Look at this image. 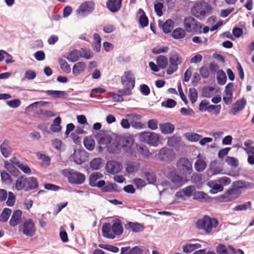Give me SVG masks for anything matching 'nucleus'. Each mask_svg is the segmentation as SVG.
I'll use <instances>...</instances> for the list:
<instances>
[{"mask_svg":"<svg viewBox=\"0 0 254 254\" xmlns=\"http://www.w3.org/2000/svg\"><path fill=\"white\" fill-rule=\"evenodd\" d=\"M123 227L120 221H115L112 225L105 223L102 225V232L103 237L113 239L116 236L121 235L123 233Z\"/></svg>","mask_w":254,"mask_h":254,"instance_id":"nucleus-1","label":"nucleus"},{"mask_svg":"<svg viewBox=\"0 0 254 254\" xmlns=\"http://www.w3.org/2000/svg\"><path fill=\"white\" fill-rule=\"evenodd\" d=\"M217 219L205 215L196 222V226L199 230H202L207 234L211 233L213 228H216L218 225Z\"/></svg>","mask_w":254,"mask_h":254,"instance_id":"nucleus-2","label":"nucleus"},{"mask_svg":"<svg viewBox=\"0 0 254 254\" xmlns=\"http://www.w3.org/2000/svg\"><path fill=\"white\" fill-rule=\"evenodd\" d=\"M211 7L204 2L196 3L191 8V14L196 18L202 20L206 15L211 12Z\"/></svg>","mask_w":254,"mask_h":254,"instance_id":"nucleus-3","label":"nucleus"},{"mask_svg":"<svg viewBox=\"0 0 254 254\" xmlns=\"http://www.w3.org/2000/svg\"><path fill=\"white\" fill-rule=\"evenodd\" d=\"M117 141L120 143L121 148L124 151L130 154H132V147L134 139L132 136L128 134L118 135L117 136Z\"/></svg>","mask_w":254,"mask_h":254,"instance_id":"nucleus-4","label":"nucleus"},{"mask_svg":"<svg viewBox=\"0 0 254 254\" xmlns=\"http://www.w3.org/2000/svg\"><path fill=\"white\" fill-rule=\"evenodd\" d=\"M139 140L151 146H157L159 143L160 135L153 132H142L138 134Z\"/></svg>","mask_w":254,"mask_h":254,"instance_id":"nucleus-5","label":"nucleus"},{"mask_svg":"<svg viewBox=\"0 0 254 254\" xmlns=\"http://www.w3.org/2000/svg\"><path fill=\"white\" fill-rule=\"evenodd\" d=\"M182 57L180 54L176 52L171 53L169 57V65L166 71L167 74L171 75L176 71L178 65L182 64Z\"/></svg>","mask_w":254,"mask_h":254,"instance_id":"nucleus-6","label":"nucleus"},{"mask_svg":"<svg viewBox=\"0 0 254 254\" xmlns=\"http://www.w3.org/2000/svg\"><path fill=\"white\" fill-rule=\"evenodd\" d=\"M95 9V3L92 1H86L81 3L76 10L78 17H85L91 13Z\"/></svg>","mask_w":254,"mask_h":254,"instance_id":"nucleus-7","label":"nucleus"},{"mask_svg":"<svg viewBox=\"0 0 254 254\" xmlns=\"http://www.w3.org/2000/svg\"><path fill=\"white\" fill-rule=\"evenodd\" d=\"M65 176L67 177L68 182L71 184L81 185L85 180V177L84 174L73 170L68 171Z\"/></svg>","mask_w":254,"mask_h":254,"instance_id":"nucleus-8","label":"nucleus"},{"mask_svg":"<svg viewBox=\"0 0 254 254\" xmlns=\"http://www.w3.org/2000/svg\"><path fill=\"white\" fill-rule=\"evenodd\" d=\"M177 167L184 175H190L191 174L192 171V164L187 158H181L177 161Z\"/></svg>","mask_w":254,"mask_h":254,"instance_id":"nucleus-9","label":"nucleus"},{"mask_svg":"<svg viewBox=\"0 0 254 254\" xmlns=\"http://www.w3.org/2000/svg\"><path fill=\"white\" fill-rule=\"evenodd\" d=\"M157 157L161 161L169 162L175 159V153L173 149L164 147L159 150Z\"/></svg>","mask_w":254,"mask_h":254,"instance_id":"nucleus-10","label":"nucleus"},{"mask_svg":"<svg viewBox=\"0 0 254 254\" xmlns=\"http://www.w3.org/2000/svg\"><path fill=\"white\" fill-rule=\"evenodd\" d=\"M184 24L186 30L188 32H197L201 28L200 23L191 16L185 17Z\"/></svg>","mask_w":254,"mask_h":254,"instance_id":"nucleus-11","label":"nucleus"},{"mask_svg":"<svg viewBox=\"0 0 254 254\" xmlns=\"http://www.w3.org/2000/svg\"><path fill=\"white\" fill-rule=\"evenodd\" d=\"M135 77L133 73L129 70L124 72L121 77V83L125 88L132 89L135 86Z\"/></svg>","mask_w":254,"mask_h":254,"instance_id":"nucleus-12","label":"nucleus"},{"mask_svg":"<svg viewBox=\"0 0 254 254\" xmlns=\"http://www.w3.org/2000/svg\"><path fill=\"white\" fill-rule=\"evenodd\" d=\"M96 138L98 143L100 145L98 147L100 151L103 150V148L101 145H105L107 147L109 144L111 143L113 139L110 135L102 131H100L98 133H97L96 135Z\"/></svg>","mask_w":254,"mask_h":254,"instance_id":"nucleus-13","label":"nucleus"},{"mask_svg":"<svg viewBox=\"0 0 254 254\" xmlns=\"http://www.w3.org/2000/svg\"><path fill=\"white\" fill-rule=\"evenodd\" d=\"M217 254H244V252L240 250H236L232 246L226 247L223 244H219L216 248Z\"/></svg>","mask_w":254,"mask_h":254,"instance_id":"nucleus-14","label":"nucleus"},{"mask_svg":"<svg viewBox=\"0 0 254 254\" xmlns=\"http://www.w3.org/2000/svg\"><path fill=\"white\" fill-rule=\"evenodd\" d=\"M36 232L35 224L31 219L26 220L23 223L22 233L28 237L33 236Z\"/></svg>","mask_w":254,"mask_h":254,"instance_id":"nucleus-15","label":"nucleus"},{"mask_svg":"<svg viewBox=\"0 0 254 254\" xmlns=\"http://www.w3.org/2000/svg\"><path fill=\"white\" fill-rule=\"evenodd\" d=\"M128 118L132 127L135 129H141L143 127V125L140 122L142 118L141 115L133 113L126 115Z\"/></svg>","mask_w":254,"mask_h":254,"instance_id":"nucleus-16","label":"nucleus"},{"mask_svg":"<svg viewBox=\"0 0 254 254\" xmlns=\"http://www.w3.org/2000/svg\"><path fill=\"white\" fill-rule=\"evenodd\" d=\"M88 157L87 153L84 150H74L72 155L74 162L78 165H80L86 162Z\"/></svg>","mask_w":254,"mask_h":254,"instance_id":"nucleus-17","label":"nucleus"},{"mask_svg":"<svg viewBox=\"0 0 254 254\" xmlns=\"http://www.w3.org/2000/svg\"><path fill=\"white\" fill-rule=\"evenodd\" d=\"M122 168V164L116 161H109L107 162L106 169L108 173L115 174L119 173Z\"/></svg>","mask_w":254,"mask_h":254,"instance_id":"nucleus-18","label":"nucleus"},{"mask_svg":"<svg viewBox=\"0 0 254 254\" xmlns=\"http://www.w3.org/2000/svg\"><path fill=\"white\" fill-rule=\"evenodd\" d=\"M168 178L176 188L182 186L187 182V180H184L182 177L175 172H171L168 175Z\"/></svg>","mask_w":254,"mask_h":254,"instance_id":"nucleus-19","label":"nucleus"},{"mask_svg":"<svg viewBox=\"0 0 254 254\" xmlns=\"http://www.w3.org/2000/svg\"><path fill=\"white\" fill-rule=\"evenodd\" d=\"M246 104L247 101L244 98L237 100L235 103L233 105L229 113L233 116L236 115L238 113L242 111L244 109Z\"/></svg>","mask_w":254,"mask_h":254,"instance_id":"nucleus-20","label":"nucleus"},{"mask_svg":"<svg viewBox=\"0 0 254 254\" xmlns=\"http://www.w3.org/2000/svg\"><path fill=\"white\" fill-rule=\"evenodd\" d=\"M122 0H108L106 6L108 9L112 12L118 11L122 6Z\"/></svg>","mask_w":254,"mask_h":254,"instance_id":"nucleus-21","label":"nucleus"},{"mask_svg":"<svg viewBox=\"0 0 254 254\" xmlns=\"http://www.w3.org/2000/svg\"><path fill=\"white\" fill-rule=\"evenodd\" d=\"M240 193V191L232 186V188L228 190L224 194V200L229 201L234 200L238 196Z\"/></svg>","mask_w":254,"mask_h":254,"instance_id":"nucleus-22","label":"nucleus"},{"mask_svg":"<svg viewBox=\"0 0 254 254\" xmlns=\"http://www.w3.org/2000/svg\"><path fill=\"white\" fill-rule=\"evenodd\" d=\"M22 214L20 210H16L13 212L9 221V224L11 227H14L20 222Z\"/></svg>","mask_w":254,"mask_h":254,"instance_id":"nucleus-23","label":"nucleus"},{"mask_svg":"<svg viewBox=\"0 0 254 254\" xmlns=\"http://www.w3.org/2000/svg\"><path fill=\"white\" fill-rule=\"evenodd\" d=\"M108 151L112 154H119L121 150L120 143L117 141V137L107 147Z\"/></svg>","mask_w":254,"mask_h":254,"instance_id":"nucleus-24","label":"nucleus"},{"mask_svg":"<svg viewBox=\"0 0 254 254\" xmlns=\"http://www.w3.org/2000/svg\"><path fill=\"white\" fill-rule=\"evenodd\" d=\"M12 163L13 165L19 168L24 173L26 174H30L31 173V170L26 163L20 162L15 158H13Z\"/></svg>","mask_w":254,"mask_h":254,"instance_id":"nucleus-25","label":"nucleus"},{"mask_svg":"<svg viewBox=\"0 0 254 254\" xmlns=\"http://www.w3.org/2000/svg\"><path fill=\"white\" fill-rule=\"evenodd\" d=\"M86 67L85 63L79 62L75 63L72 67V73L74 76H78L83 72Z\"/></svg>","mask_w":254,"mask_h":254,"instance_id":"nucleus-26","label":"nucleus"},{"mask_svg":"<svg viewBox=\"0 0 254 254\" xmlns=\"http://www.w3.org/2000/svg\"><path fill=\"white\" fill-rule=\"evenodd\" d=\"M194 188L193 186H188L181 190L177 191L176 193V196L177 198H182L184 196H190L192 193Z\"/></svg>","mask_w":254,"mask_h":254,"instance_id":"nucleus-27","label":"nucleus"},{"mask_svg":"<svg viewBox=\"0 0 254 254\" xmlns=\"http://www.w3.org/2000/svg\"><path fill=\"white\" fill-rule=\"evenodd\" d=\"M26 191L34 190L38 187V183L36 178L34 177L29 178L26 177Z\"/></svg>","mask_w":254,"mask_h":254,"instance_id":"nucleus-28","label":"nucleus"},{"mask_svg":"<svg viewBox=\"0 0 254 254\" xmlns=\"http://www.w3.org/2000/svg\"><path fill=\"white\" fill-rule=\"evenodd\" d=\"M26 176L24 175H22L20 177H19L14 184L15 185V189L18 190L20 191L21 190H24L26 191Z\"/></svg>","mask_w":254,"mask_h":254,"instance_id":"nucleus-29","label":"nucleus"},{"mask_svg":"<svg viewBox=\"0 0 254 254\" xmlns=\"http://www.w3.org/2000/svg\"><path fill=\"white\" fill-rule=\"evenodd\" d=\"M207 166L205 161L201 159L200 154L197 156V160L194 163V168L197 172H201L203 171Z\"/></svg>","mask_w":254,"mask_h":254,"instance_id":"nucleus-30","label":"nucleus"},{"mask_svg":"<svg viewBox=\"0 0 254 254\" xmlns=\"http://www.w3.org/2000/svg\"><path fill=\"white\" fill-rule=\"evenodd\" d=\"M39 92L46 93L49 96H52L55 98H64L66 95V93L64 91H58V90H36Z\"/></svg>","mask_w":254,"mask_h":254,"instance_id":"nucleus-31","label":"nucleus"},{"mask_svg":"<svg viewBox=\"0 0 254 254\" xmlns=\"http://www.w3.org/2000/svg\"><path fill=\"white\" fill-rule=\"evenodd\" d=\"M159 128L161 132L165 134L172 133L175 129L174 125L169 123L160 124L159 125Z\"/></svg>","mask_w":254,"mask_h":254,"instance_id":"nucleus-32","label":"nucleus"},{"mask_svg":"<svg viewBox=\"0 0 254 254\" xmlns=\"http://www.w3.org/2000/svg\"><path fill=\"white\" fill-rule=\"evenodd\" d=\"M140 167V165L137 162H131L127 164L126 172L129 174H131L137 172Z\"/></svg>","mask_w":254,"mask_h":254,"instance_id":"nucleus-33","label":"nucleus"},{"mask_svg":"<svg viewBox=\"0 0 254 254\" xmlns=\"http://www.w3.org/2000/svg\"><path fill=\"white\" fill-rule=\"evenodd\" d=\"M201 245L199 244H188L183 247V251L184 253L189 254L193 251L199 249Z\"/></svg>","mask_w":254,"mask_h":254,"instance_id":"nucleus-34","label":"nucleus"},{"mask_svg":"<svg viewBox=\"0 0 254 254\" xmlns=\"http://www.w3.org/2000/svg\"><path fill=\"white\" fill-rule=\"evenodd\" d=\"M172 37L176 39H180L186 36V31L182 28H177L173 30Z\"/></svg>","mask_w":254,"mask_h":254,"instance_id":"nucleus-35","label":"nucleus"},{"mask_svg":"<svg viewBox=\"0 0 254 254\" xmlns=\"http://www.w3.org/2000/svg\"><path fill=\"white\" fill-rule=\"evenodd\" d=\"M156 63L160 68L164 69L167 67L168 60L165 56L160 55L157 58Z\"/></svg>","mask_w":254,"mask_h":254,"instance_id":"nucleus-36","label":"nucleus"},{"mask_svg":"<svg viewBox=\"0 0 254 254\" xmlns=\"http://www.w3.org/2000/svg\"><path fill=\"white\" fill-rule=\"evenodd\" d=\"M79 51L77 50H73L70 51L66 57V59L70 62L74 63L79 59Z\"/></svg>","mask_w":254,"mask_h":254,"instance_id":"nucleus-37","label":"nucleus"},{"mask_svg":"<svg viewBox=\"0 0 254 254\" xmlns=\"http://www.w3.org/2000/svg\"><path fill=\"white\" fill-rule=\"evenodd\" d=\"M227 81V76L225 72L220 69L217 72V81L219 85H224Z\"/></svg>","mask_w":254,"mask_h":254,"instance_id":"nucleus-38","label":"nucleus"},{"mask_svg":"<svg viewBox=\"0 0 254 254\" xmlns=\"http://www.w3.org/2000/svg\"><path fill=\"white\" fill-rule=\"evenodd\" d=\"M61 119L60 117H58L54 120L53 124L51 125V130L55 132H59L61 130Z\"/></svg>","mask_w":254,"mask_h":254,"instance_id":"nucleus-39","label":"nucleus"},{"mask_svg":"<svg viewBox=\"0 0 254 254\" xmlns=\"http://www.w3.org/2000/svg\"><path fill=\"white\" fill-rule=\"evenodd\" d=\"M0 151L5 157H8L11 153L10 148L8 146V141L4 140L0 145Z\"/></svg>","mask_w":254,"mask_h":254,"instance_id":"nucleus-40","label":"nucleus"},{"mask_svg":"<svg viewBox=\"0 0 254 254\" xmlns=\"http://www.w3.org/2000/svg\"><path fill=\"white\" fill-rule=\"evenodd\" d=\"M58 62L61 68L64 73L68 74L70 72L71 68L70 65L65 60L60 59Z\"/></svg>","mask_w":254,"mask_h":254,"instance_id":"nucleus-41","label":"nucleus"},{"mask_svg":"<svg viewBox=\"0 0 254 254\" xmlns=\"http://www.w3.org/2000/svg\"><path fill=\"white\" fill-rule=\"evenodd\" d=\"M103 177V175L100 172L92 173L89 177V185L91 187H95L96 181Z\"/></svg>","mask_w":254,"mask_h":254,"instance_id":"nucleus-42","label":"nucleus"},{"mask_svg":"<svg viewBox=\"0 0 254 254\" xmlns=\"http://www.w3.org/2000/svg\"><path fill=\"white\" fill-rule=\"evenodd\" d=\"M174 21L171 19L167 20L162 25V29L164 33H169L171 31L174 26Z\"/></svg>","mask_w":254,"mask_h":254,"instance_id":"nucleus-43","label":"nucleus"},{"mask_svg":"<svg viewBox=\"0 0 254 254\" xmlns=\"http://www.w3.org/2000/svg\"><path fill=\"white\" fill-rule=\"evenodd\" d=\"M127 227L133 232H139L143 230V227L140 224L134 222H128Z\"/></svg>","mask_w":254,"mask_h":254,"instance_id":"nucleus-44","label":"nucleus"},{"mask_svg":"<svg viewBox=\"0 0 254 254\" xmlns=\"http://www.w3.org/2000/svg\"><path fill=\"white\" fill-rule=\"evenodd\" d=\"M85 148L89 150H93L95 147V141L93 139L86 137L83 140Z\"/></svg>","mask_w":254,"mask_h":254,"instance_id":"nucleus-45","label":"nucleus"},{"mask_svg":"<svg viewBox=\"0 0 254 254\" xmlns=\"http://www.w3.org/2000/svg\"><path fill=\"white\" fill-rule=\"evenodd\" d=\"M11 213V210L9 208H4L0 216V221L2 222H6L10 214Z\"/></svg>","mask_w":254,"mask_h":254,"instance_id":"nucleus-46","label":"nucleus"},{"mask_svg":"<svg viewBox=\"0 0 254 254\" xmlns=\"http://www.w3.org/2000/svg\"><path fill=\"white\" fill-rule=\"evenodd\" d=\"M102 163V159L100 158H96L93 159L90 163V168L92 170H98L100 168Z\"/></svg>","mask_w":254,"mask_h":254,"instance_id":"nucleus-47","label":"nucleus"},{"mask_svg":"<svg viewBox=\"0 0 254 254\" xmlns=\"http://www.w3.org/2000/svg\"><path fill=\"white\" fill-rule=\"evenodd\" d=\"M0 176L3 183L6 185H10L12 183L11 177L7 172L5 171L1 172Z\"/></svg>","mask_w":254,"mask_h":254,"instance_id":"nucleus-48","label":"nucleus"},{"mask_svg":"<svg viewBox=\"0 0 254 254\" xmlns=\"http://www.w3.org/2000/svg\"><path fill=\"white\" fill-rule=\"evenodd\" d=\"M193 198L201 201L206 200L209 198V196L203 191H197L194 193Z\"/></svg>","mask_w":254,"mask_h":254,"instance_id":"nucleus-49","label":"nucleus"},{"mask_svg":"<svg viewBox=\"0 0 254 254\" xmlns=\"http://www.w3.org/2000/svg\"><path fill=\"white\" fill-rule=\"evenodd\" d=\"M189 97L192 104L196 101L197 99V93L196 89L191 88L189 89Z\"/></svg>","mask_w":254,"mask_h":254,"instance_id":"nucleus-50","label":"nucleus"},{"mask_svg":"<svg viewBox=\"0 0 254 254\" xmlns=\"http://www.w3.org/2000/svg\"><path fill=\"white\" fill-rule=\"evenodd\" d=\"M142 12V14L139 18V23L141 27L143 28L147 26L148 24V19L147 17L145 15L144 11L141 9H139Z\"/></svg>","mask_w":254,"mask_h":254,"instance_id":"nucleus-51","label":"nucleus"},{"mask_svg":"<svg viewBox=\"0 0 254 254\" xmlns=\"http://www.w3.org/2000/svg\"><path fill=\"white\" fill-rule=\"evenodd\" d=\"M106 92V89L101 87L95 88L91 90L90 96L91 98L95 97L100 94L104 93Z\"/></svg>","mask_w":254,"mask_h":254,"instance_id":"nucleus-52","label":"nucleus"},{"mask_svg":"<svg viewBox=\"0 0 254 254\" xmlns=\"http://www.w3.org/2000/svg\"><path fill=\"white\" fill-rule=\"evenodd\" d=\"M79 57L81 58H84L86 59H90L92 57V54H91L90 50L81 48L78 50Z\"/></svg>","mask_w":254,"mask_h":254,"instance_id":"nucleus-53","label":"nucleus"},{"mask_svg":"<svg viewBox=\"0 0 254 254\" xmlns=\"http://www.w3.org/2000/svg\"><path fill=\"white\" fill-rule=\"evenodd\" d=\"M221 109V105H208L207 107V108L206 109V111L209 112L211 113L213 111H214L215 114L216 116H217L219 114L220 112V110Z\"/></svg>","mask_w":254,"mask_h":254,"instance_id":"nucleus-54","label":"nucleus"},{"mask_svg":"<svg viewBox=\"0 0 254 254\" xmlns=\"http://www.w3.org/2000/svg\"><path fill=\"white\" fill-rule=\"evenodd\" d=\"M186 137L188 140L192 142H196L199 140L201 135L195 133H188L186 134Z\"/></svg>","mask_w":254,"mask_h":254,"instance_id":"nucleus-55","label":"nucleus"},{"mask_svg":"<svg viewBox=\"0 0 254 254\" xmlns=\"http://www.w3.org/2000/svg\"><path fill=\"white\" fill-rule=\"evenodd\" d=\"M99 247L102 249L108 250L109 251L113 252V253H118L119 251V249L112 245H106V244H99Z\"/></svg>","mask_w":254,"mask_h":254,"instance_id":"nucleus-56","label":"nucleus"},{"mask_svg":"<svg viewBox=\"0 0 254 254\" xmlns=\"http://www.w3.org/2000/svg\"><path fill=\"white\" fill-rule=\"evenodd\" d=\"M163 4L162 2L155 1L154 3V10L158 16H161L163 15L162 9Z\"/></svg>","mask_w":254,"mask_h":254,"instance_id":"nucleus-57","label":"nucleus"},{"mask_svg":"<svg viewBox=\"0 0 254 254\" xmlns=\"http://www.w3.org/2000/svg\"><path fill=\"white\" fill-rule=\"evenodd\" d=\"M226 162L230 166L236 167L238 166V160L235 157L227 156L225 159Z\"/></svg>","mask_w":254,"mask_h":254,"instance_id":"nucleus-58","label":"nucleus"},{"mask_svg":"<svg viewBox=\"0 0 254 254\" xmlns=\"http://www.w3.org/2000/svg\"><path fill=\"white\" fill-rule=\"evenodd\" d=\"M213 91V88L212 87L206 86L203 87L202 91V96L203 97L209 98L211 96L212 92Z\"/></svg>","mask_w":254,"mask_h":254,"instance_id":"nucleus-59","label":"nucleus"},{"mask_svg":"<svg viewBox=\"0 0 254 254\" xmlns=\"http://www.w3.org/2000/svg\"><path fill=\"white\" fill-rule=\"evenodd\" d=\"M233 186L240 191V189L246 188L247 185L245 182L239 180L233 182Z\"/></svg>","mask_w":254,"mask_h":254,"instance_id":"nucleus-60","label":"nucleus"},{"mask_svg":"<svg viewBox=\"0 0 254 254\" xmlns=\"http://www.w3.org/2000/svg\"><path fill=\"white\" fill-rule=\"evenodd\" d=\"M199 72L203 78H207L209 76V71L206 65L202 66L199 69Z\"/></svg>","mask_w":254,"mask_h":254,"instance_id":"nucleus-61","label":"nucleus"},{"mask_svg":"<svg viewBox=\"0 0 254 254\" xmlns=\"http://www.w3.org/2000/svg\"><path fill=\"white\" fill-rule=\"evenodd\" d=\"M216 182L223 187L229 185L231 183V180L230 178L227 177H223L217 180Z\"/></svg>","mask_w":254,"mask_h":254,"instance_id":"nucleus-62","label":"nucleus"},{"mask_svg":"<svg viewBox=\"0 0 254 254\" xmlns=\"http://www.w3.org/2000/svg\"><path fill=\"white\" fill-rule=\"evenodd\" d=\"M235 90L234 84L232 82L229 83L226 86L224 93L233 95V92Z\"/></svg>","mask_w":254,"mask_h":254,"instance_id":"nucleus-63","label":"nucleus"},{"mask_svg":"<svg viewBox=\"0 0 254 254\" xmlns=\"http://www.w3.org/2000/svg\"><path fill=\"white\" fill-rule=\"evenodd\" d=\"M133 183L138 189L142 188L146 185L145 181L140 178L134 179Z\"/></svg>","mask_w":254,"mask_h":254,"instance_id":"nucleus-64","label":"nucleus"}]
</instances>
